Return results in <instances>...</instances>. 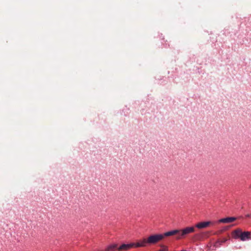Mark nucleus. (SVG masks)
Wrapping results in <instances>:
<instances>
[{
    "instance_id": "nucleus-1",
    "label": "nucleus",
    "mask_w": 251,
    "mask_h": 251,
    "mask_svg": "<svg viewBox=\"0 0 251 251\" xmlns=\"http://www.w3.org/2000/svg\"><path fill=\"white\" fill-rule=\"evenodd\" d=\"M233 237L235 239H240L242 241L249 240L251 239V233L250 231L242 232L238 228L233 232Z\"/></svg>"
},
{
    "instance_id": "nucleus-2",
    "label": "nucleus",
    "mask_w": 251,
    "mask_h": 251,
    "mask_svg": "<svg viewBox=\"0 0 251 251\" xmlns=\"http://www.w3.org/2000/svg\"><path fill=\"white\" fill-rule=\"evenodd\" d=\"M163 238L162 234H153L150 236L147 239L149 244H154L161 240Z\"/></svg>"
},
{
    "instance_id": "nucleus-3",
    "label": "nucleus",
    "mask_w": 251,
    "mask_h": 251,
    "mask_svg": "<svg viewBox=\"0 0 251 251\" xmlns=\"http://www.w3.org/2000/svg\"><path fill=\"white\" fill-rule=\"evenodd\" d=\"M195 231V227L193 226L187 227L181 230H180L179 235L177 237V239H180L189 233L194 232Z\"/></svg>"
},
{
    "instance_id": "nucleus-4",
    "label": "nucleus",
    "mask_w": 251,
    "mask_h": 251,
    "mask_svg": "<svg viewBox=\"0 0 251 251\" xmlns=\"http://www.w3.org/2000/svg\"><path fill=\"white\" fill-rule=\"evenodd\" d=\"M134 243L124 244L118 247V251H127L134 247Z\"/></svg>"
},
{
    "instance_id": "nucleus-5",
    "label": "nucleus",
    "mask_w": 251,
    "mask_h": 251,
    "mask_svg": "<svg viewBox=\"0 0 251 251\" xmlns=\"http://www.w3.org/2000/svg\"><path fill=\"white\" fill-rule=\"evenodd\" d=\"M134 247H146L149 244L148 242H147V239L146 238H144L142 240L139 241L138 242L136 243H134Z\"/></svg>"
},
{
    "instance_id": "nucleus-6",
    "label": "nucleus",
    "mask_w": 251,
    "mask_h": 251,
    "mask_svg": "<svg viewBox=\"0 0 251 251\" xmlns=\"http://www.w3.org/2000/svg\"><path fill=\"white\" fill-rule=\"evenodd\" d=\"M179 232L180 230L175 229L166 232L162 234V235L163 236V238L165 236H170L175 234H177V237H178L179 235Z\"/></svg>"
},
{
    "instance_id": "nucleus-7",
    "label": "nucleus",
    "mask_w": 251,
    "mask_h": 251,
    "mask_svg": "<svg viewBox=\"0 0 251 251\" xmlns=\"http://www.w3.org/2000/svg\"><path fill=\"white\" fill-rule=\"evenodd\" d=\"M236 219V218L234 217H229L221 219L219 220V222L223 223H230L234 221Z\"/></svg>"
},
{
    "instance_id": "nucleus-8",
    "label": "nucleus",
    "mask_w": 251,
    "mask_h": 251,
    "mask_svg": "<svg viewBox=\"0 0 251 251\" xmlns=\"http://www.w3.org/2000/svg\"><path fill=\"white\" fill-rule=\"evenodd\" d=\"M118 251V245L116 244H112L108 245L105 249V251Z\"/></svg>"
},
{
    "instance_id": "nucleus-9",
    "label": "nucleus",
    "mask_w": 251,
    "mask_h": 251,
    "mask_svg": "<svg viewBox=\"0 0 251 251\" xmlns=\"http://www.w3.org/2000/svg\"><path fill=\"white\" fill-rule=\"evenodd\" d=\"M210 224V222L208 221L200 222L196 225V227L200 229L209 226Z\"/></svg>"
},
{
    "instance_id": "nucleus-10",
    "label": "nucleus",
    "mask_w": 251,
    "mask_h": 251,
    "mask_svg": "<svg viewBox=\"0 0 251 251\" xmlns=\"http://www.w3.org/2000/svg\"><path fill=\"white\" fill-rule=\"evenodd\" d=\"M227 241V239L224 238L222 240H219L215 242L214 244V246L215 248H219L224 243H225Z\"/></svg>"
},
{
    "instance_id": "nucleus-11",
    "label": "nucleus",
    "mask_w": 251,
    "mask_h": 251,
    "mask_svg": "<svg viewBox=\"0 0 251 251\" xmlns=\"http://www.w3.org/2000/svg\"><path fill=\"white\" fill-rule=\"evenodd\" d=\"M158 251H168V248L166 246L161 245V249Z\"/></svg>"
}]
</instances>
